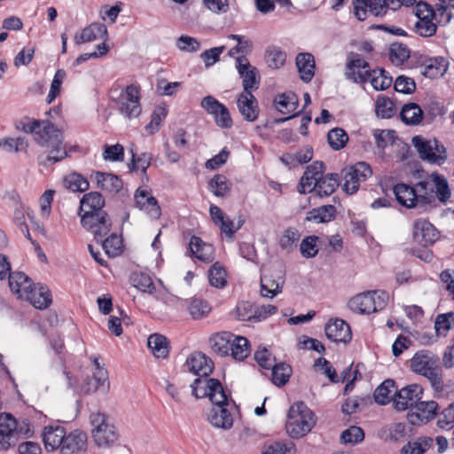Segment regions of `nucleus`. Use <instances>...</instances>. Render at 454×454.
I'll return each mask as SVG.
<instances>
[{
    "label": "nucleus",
    "instance_id": "33",
    "mask_svg": "<svg viewBox=\"0 0 454 454\" xmlns=\"http://www.w3.org/2000/svg\"><path fill=\"white\" fill-rule=\"evenodd\" d=\"M97 185L105 192L117 193L122 188V181L114 174L97 172Z\"/></svg>",
    "mask_w": 454,
    "mask_h": 454
},
{
    "label": "nucleus",
    "instance_id": "22",
    "mask_svg": "<svg viewBox=\"0 0 454 454\" xmlns=\"http://www.w3.org/2000/svg\"><path fill=\"white\" fill-rule=\"evenodd\" d=\"M137 207L145 211L151 218L158 219L161 210L157 200L151 193L144 189H137L134 195Z\"/></svg>",
    "mask_w": 454,
    "mask_h": 454
},
{
    "label": "nucleus",
    "instance_id": "50",
    "mask_svg": "<svg viewBox=\"0 0 454 454\" xmlns=\"http://www.w3.org/2000/svg\"><path fill=\"white\" fill-rule=\"evenodd\" d=\"M188 309L193 319H201L209 314L211 307L207 301L200 298H193Z\"/></svg>",
    "mask_w": 454,
    "mask_h": 454
},
{
    "label": "nucleus",
    "instance_id": "48",
    "mask_svg": "<svg viewBox=\"0 0 454 454\" xmlns=\"http://www.w3.org/2000/svg\"><path fill=\"white\" fill-rule=\"evenodd\" d=\"M375 113L378 117L388 119L395 114V107L393 101L383 95L377 98L375 104Z\"/></svg>",
    "mask_w": 454,
    "mask_h": 454
},
{
    "label": "nucleus",
    "instance_id": "52",
    "mask_svg": "<svg viewBox=\"0 0 454 454\" xmlns=\"http://www.w3.org/2000/svg\"><path fill=\"white\" fill-rule=\"evenodd\" d=\"M327 140L333 150H340L348 143V136L343 129L334 128L328 132Z\"/></svg>",
    "mask_w": 454,
    "mask_h": 454
},
{
    "label": "nucleus",
    "instance_id": "19",
    "mask_svg": "<svg viewBox=\"0 0 454 454\" xmlns=\"http://www.w3.org/2000/svg\"><path fill=\"white\" fill-rule=\"evenodd\" d=\"M17 421L7 413L0 414V450H7L15 445Z\"/></svg>",
    "mask_w": 454,
    "mask_h": 454
},
{
    "label": "nucleus",
    "instance_id": "55",
    "mask_svg": "<svg viewBox=\"0 0 454 454\" xmlns=\"http://www.w3.org/2000/svg\"><path fill=\"white\" fill-rule=\"evenodd\" d=\"M431 177L438 200L442 202L447 201L450 197V191L446 178L437 174H433Z\"/></svg>",
    "mask_w": 454,
    "mask_h": 454
},
{
    "label": "nucleus",
    "instance_id": "28",
    "mask_svg": "<svg viewBox=\"0 0 454 454\" xmlns=\"http://www.w3.org/2000/svg\"><path fill=\"white\" fill-rule=\"evenodd\" d=\"M98 38H107V28L101 23H92L74 35L76 44L95 41Z\"/></svg>",
    "mask_w": 454,
    "mask_h": 454
},
{
    "label": "nucleus",
    "instance_id": "61",
    "mask_svg": "<svg viewBox=\"0 0 454 454\" xmlns=\"http://www.w3.org/2000/svg\"><path fill=\"white\" fill-rule=\"evenodd\" d=\"M394 89L397 92L411 94L416 90V83L413 79L400 75L395 81Z\"/></svg>",
    "mask_w": 454,
    "mask_h": 454
},
{
    "label": "nucleus",
    "instance_id": "36",
    "mask_svg": "<svg viewBox=\"0 0 454 454\" xmlns=\"http://www.w3.org/2000/svg\"><path fill=\"white\" fill-rule=\"evenodd\" d=\"M338 185V175L327 174L326 176H321L319 180H317L313 187L320 197H324L333 193Z\"/></svg>",
    "mask_w": 454,
    "mask_h": 454
},
{
    "label": "nucleus",
    "instance_id": "26",
    "mask_svg": "<svg viewBox=\"0 0 454 454\" xmlns=\"http://www.w3.org/2000/svg\"><path fill=\"white\" fill-rule=\"evenodd\" d=\"M9 287L18 298L25 300L28 295V291L33 285V281L25 273L14 271L8 276Z\"/></svg>",
    "mask_w": 454,
    "mask_h": 454
},
{
    "label": "nucleus",
    "instance_id": "31",
    "mask_svg": "<svg viewBox=\"0 0 454 454\" xmlns=\"http://www.w3.org/2000/svg\"><path fill=\"white\" fill-rule=\"evenodd\" d=\"M192 253L200 261L209 262L214 259V248L210 244L205 243L200 238L192 236L190 240Z\"/></svg>",
    "mask_w": 454,
    "mask_h": 454
},
{
    "label": "nucleus",
    "instance_id": "7",
    "mask_svg": "<svg viewBox=\"0 0 454 454\" xmlns=\"http://www.w3.org/2000/svg\"><path fill=\"white\" fill-rule=\"evenodd\" d=\"M388 295L382 292L369 291L359 294L351 298L348 302L350 310L359 314H370L385 308Z\"/></svg>",
    "mask_w": 454,
    "mask_h": 454
},
{
    "label": "nucleus",
    "instance_id": "45",
    "mask_svg": "<svg viewBox=\"0 0 454 454\" xmlns=\"http://www.w3.org/2000/svg\"><path fill=\"white\" fill-rule=\"evenodd\" d=\"M230 354L236 360L245 359L249 354L248 340L245 337L233 334Z\"/></svg>",
    "mask_w": 454,
    "mask_h": 454
},
{
    "label": "nucleus",
    "instance_id": "42",
    "mask_svg": "<svg viewBox=\"0 0 454 454\" xmlns=\"http://www.w3.org/2000/svg\"><path fill=\"white\" fill-rule=\"evenodd\" d=\"M271 381L274 385L281 387L286 385L292 375V368L286 363L274 364L271 368Z\"/></svg>",
    "mask_w": 454,
    "mask_h": 454
},
{
    "label": "nucleus",
    "instance_id": "44",
    "mask_svg": "<svg viewBox=\"0 0 454 454\" xmlns=\"http://www.w3.org/2000/svg\"><path fill=\"white\" fill-rule=\"evenodd\" d=\"M379 434L385 441L400 442L406 435V426L403 423H395L388 427L382 428Z\"/></svg>",
    "mask_w": 454,
    "mask_h": 454
},
{
    "label": "nucleus",
    "instance_id": "47",
    "mask_svg": "<svg viewBox=\"0 0 454 454\" xmlns=\"http://www.w3.org/2000/svg\"><path fill=\"white\" fill-rule=\"evenodd\" d=\"M394 391L395 392V381L393 380H385L374 391L375 402L380 405L389 403Z\"/></svg>",
    "mask_w": 454,
    "mask_h": 454
},
{
    "label": "nucleus",
    "instance_id": "41",
    "mask_svg": "<svg viewBox=\"0 0 454 454\" xmlns=\"http://www.w3.org/2000/svg\"><path fill=\"white\" fill-rule=\"evenodd\" d=\"M335 207L332 205L322 206L308 212L306 221L328 223L335 216Z\"/></svg>",
    "mask_w": 454,
    "mask_h": 454
},
{
    "label": "nucleus",
    "instance_id": "10",
    "mask_svg": "<svg viewBox=\"0 0 454 454\" xmlns=\"http://www.w3.org/2000/svg\"><path fill=\"white\" fill-rule=\"evenodd\" d=\"M285 284V272L280 265L273 267L261 277V295L273 298L282 292Z\"/></svg>",
    "mask_w": 454,
    "mask_h": 454
},
{
    "label": "nucleus",
    "instance_id": "14",
    "mask_svg": "<svg viewBox=\"0 0 454 454\" xmlns=\"http://www.w3.org/2000/svg\"><path fill=\"white\" fill-rule=\"evenodd\" d=\"M422 394V387L417 384L409 385L398 392L395 391L394 398L395 408L398 411L410 409L411 411L418 401L421 400Z\"/></svg>",
    "mask_w": 454,
    "mask_h": 454
},
{
    "label": "nucleus",
    "instance_id": "29",
    "mask_svg": "<svg viewBox=\"0 0 454 454\" xmlns=\"http://www.w3.org/2000/svg\"><path fill=\"white\" fill-rule=\"evenodd\" d=\"M28 293L25 300L28 301L35 308L44 309L51 305V295L47 287L43 286H35L33 284Z\"/></svg>",
    "mask_w": 454,
    "mask_h": 454
},
{
    "label": "nucleus",
    "instance_id": "30",
    "mask_svg": "<svg viewBox=\"0 0 454 454\" xmlns=\"http://www.w3.org/2000/svg\"><path fill=\"white\" fill-rule=\"evenodd\" d=\"M105 199L98 192H90L82 196L80 200L78 215L88 213H98L104 211Z\"/></svg>",
    "mask_w": 454,
    "mask_h": 454
},
{
    "label": "nucleus",
    "instance_id": "6",
    "mask_svg": "<svg viewBox=\"0 0 454 454\" xmlns=\"http://www.w3.org/2000/svg\"><path fill=\"white\" fill-rule=\"evenodd\" d=\"M140 98L139 86L130 84L121 90L120 95L114 100L120 114L126 119L133 120L137 118L142 112Z\"/></svg>",
    "mask_w": 454,
    "mask_h": 454
},
{
    "label": "nucleus",
    "instance_id": "23",
    "mask_svg": "<svg viewBox=\"0 0 454 454\" xmlns=\"http://www.w3.org/2000/svg\"><path fill=\"white\" fill-rule=\"evenodd\" d=\"M438 404L434 401H418L412 411L409 413V420L415 425L419 422L427 423L433 419L436 414Z\"/></svg>",
    "mask_w": 454,
    "mask_h": 454
},
{
    "label": "nucleus",
    "instance_id": "3",
    "mask_svg": "<svg viewBox=\"0 0 454 454\" xmlns=\"http://www.w3.org/2000/svg\"><path fill=\"white\" fill-rule=\"evenodd\" d=\"M411 368L415 373L427 378L435 390H442V372L439 358L432 352L418 351L411 359Z\"/></svg>",
    "mask_w": 454,
    "mask_h": 454
},
{
    "label": "nucleus",
    "instance_id": "38",
    "mask_svg": "<svg viewBox=\"0 0 454 454\" xmlns=\"http://www.w3.org/2000/svg\"><path fill=\"white\" fill-rule=\"evenodd\" d=\"M147 345L157 358H166L168 355V342L165 336L153 333L149 336Z\"/></svg>",
    "mask_w": 454,
    "mask_h": 454
},
{
    "label": "nucleus",
    "instance_id": "5",
    "mask_svg": "<svg viewBox=\"0 0 454 454\" xmlns=\"http://www.w3.org/2000/svg\"><path fill=\"white\" fill-rule=\"evenodd\" d=\"M92 426V437L98 447H109L119 438V434L110 419L101 412H93L90 416Z\"/></svg>",
    "mask_w": 454,
    "mask_h": 454
},
{
    "label": "nucleus",
    "instance_id": "63",
    "mask_svg": "<svg viewBox=\"0 0 454 454\" xmlns=\"http://www.w3.org/2000/svg\"><path fill=\"white\" fill-rule=\"evenodd\" d=\"M300 233L295 228H288L280 238L279 245L285 250H290L299 240Z\"/></svg>",
    "mask_w": 454,
    "mask_h": 454
},
{
    "label": "nucleus",
    "instance_id": "20",
    "mask_svg": "<svg viewBox=\"0 0 454 454\" xmlns=\"http://www.w3.org/2000/svg\"><path fill=\"white\" fill-rule=\"evenodd\" d=\"M67 434L68 433L66 432L65 427L62 426L57 424L45 426L43 430L42 438L46 451L58 450Z\"/></svg>",
    "mask_w": 454,
    "mask_h": 454
},
{
    "label": "nucleus",
    "instance_id": "64",
    "mask_svg": "<svg viewBox=\"0 0 454 454\" xmlns=\"http://www.w3.org/2000/svg\"><path fill=\"white\" fill-rule=\"evenodd\" d=\"M132 153V160L131 164H129V167L131 170H137L141 168V170L145 173L146 169L149 168L152 160V154L148 153H143L139 156L136 157V154Z\"/></svg>",
    "mask_w": 454,
    "mask_h": 454
},
{
    "label": "nucleus",
    "instance_id": "43",
    "mask_svg": "<svg viewBox=\"0 0 454 454\" xmlns=\"http://www.w3.org/2000/svg\"><path fill=\"white\" fill-rule=\"evenodd\" d=\"M66 189L72 192H84L89 189V182L81 174L73 172L67 175L63 179Z\"/></svg>",
    "mask_w": 454,
    "mask_h": 454
},
{
    "label": "nucleus",
    "instance_id": "2",
    "mask_svg": "<svg viewBox=\"0 0 454 454\" xmlns=\"http://www.w3.org/2000/svg\"><path fill=\"white\" fill-rule=\"evenodd\" d=\"M192 394L196 398L207 397L213 408L207 413V421L215 428L229 430L233 426V417L225 407L228 405V395L219 380H198L191 385Z\"/></svg>",
    "mask_w": 454,
    "mask_h": 454
},
{
    "label": "nucleus",
    "instance_id": "53",
    "mask_svg": "<svg viewBox=\"0 0 454 454\" xmlns=\"http://www.w3.org/2000/svg\"><path fill=\"white\" fill-rule=\"evenodd\" d=\"M410 57V50L405 44L393 43L389 47V58L395 65H401Z\"/></svg>",
    "mask_w": 454,
    "mask_h": 454
},
{
    "label": "nucleus",
    "instance_id": "59",
    "mask_svg": "<svg viewBox=\"0 0 454 454\" xmlns=\"http://www.w3.org/2000/svg\"><path fill=\"white\" fill-rule=\"evenodd\" d=\"M317 239L318 238L317 236H309L301 241L300 251L303 257L313 258L317 255L318 253L317 247Z\"/></svg>",
    "mask_w": 454,
    "mask_h": 454
},
{
    "label": "nucleus",
    "instance_id": "18",
    "mask_svg": "<svg viewBox=\"0 0 454 454\" xmlns=\"http://www.w3.org/2000/svg\"><path fill=\"white\" fill-rule=\"evenodd\" d=\"M59 454H85L87 450V435L80 430L68 433L59 449Z\"/></svg>",
    "mask_w": 454,
    "mask_h": 454
},
{
    "label": "nucleus",
    "instance_id": "16",
    "mask_svg": "<svg viewBox=\"0 0 454 454\" xmlns=\"http://www.w3.org/2000/svg\"><path fill=\"white\" fill-rule=\"evenodd\" d=\"M236 67L239 74L242 79V85L244 91L252 93L259 87V78L257 76L258 71L254 67H252L244 56L238 57L236 59Z\"/></svg>",
    "mask_w": 454,
    "mask_h": 454
},
{
    "label": "nucleus",
    "instance_id": "34",
    "mask_svg": "<svg viewBox=\"0 0 454 454\" xmlns=\"http://www.w3.org/2000/svg\"><path fill=\"white\" fill-rule=\"evenodd\" d=\"M274 104L278 112L290 114L297 109L298 98L294 92H285L275 97Z\"/></svg>",
    "mask_w": 454,
    "mask_h": 454
},
{
    "label": "nucleus",
    "instance_id": "62",
    "mask_svg": "<svg viewBox=\"0 0 454 454\" xmlns=\"http://www.w3.org/2000/svg\"><path fill=\"white\" fill-rule=\"evenodd\" d=\"M167 109L165 106H158L152 114L150 123L145 127L149 133L153 134L159 129L161 121L167 116Z\"/></svg>",
    "mask_w": 454,
    "mask_h": 454
},
{
    "label": "nucleus",
    "instance_id": "8",
    "mask_svg": "<svg viewBox=\"0 0 454 454\" xmlns=\"http://www.w3.org/2000/svg\"><path fill=\"white\" fill-rule=\"evenodd\" d=\"M419 157L431 163H442L447 159L446 150L436 139L427 140L419 136L412 138Z\"/></svg>",
    "mask_w": 454,
    "mask_h": 454
},
{
    "label": "nucleus",
    "instance_id": "49",
    "mask_svg": "<svg viewBox=\"0 0 454 454\" xmlns=\"http://www.w3.org/2000/svg\"><path fill=\"white\" fill-rule=\"evenodd\" d=\"M286 59V52L276 46L268 47L265 51V60L269 67L279 68Z\"/></svg>",
    "mask_w": 454,
    "mask_h": 454
},
{
    "label": "nucleus",
    "instance_id": "9",
    "mask_svg": "<svg viewBox=\"0 0 454 454\" xmlns=\"http://www.w3.org/2000/svg\"><path fill=\"white\" fill-rule=\"evenodd\" d=\"M81 216L82 226L92 233L96 239L102 240L111 230V221L106 211L98 213H82Z\"/></svg>",
    "mask_w": 454,
    "mask_h": 454
},
{
    "label": "nucleus",
    "instance_id": "13",
    "mask_svg": "<svg viewBox=\"0 0 454 454\" xmlns=\"http://www.w3.org/2000/svg\"><path fill=\"white\" fill-rule=\"evenodd\" d=\"M185 365L188 371L199 376L192 385H194L198 380H214L213 378H208L213 372L214 363L203 353L195 352L190 355L186 360Z\"/></svg>",
    "mask_w": 454,
    "mask_h": 454
},
{
    "label": "nucleus",
    "instance_id": "57",
    "mask_svg": "<svg viewBox=\"0 0 454 454\" xmlns=\"http://www.w3.org/2000/svg\"><path fill=\"white\" fill-rule=\"evenodd\" d=\"M364 438V430L356 426L349 427L341 433L340 439L344 443L356 444Z\"/></svg>",
    "mask_w": 454,
    "mask_h": 454
},
{
    "label": "nucleus",
    "instance_id": "11",
    "mask_svg": "<svg viewBox=\"0 0 454 454\" xmlns=\"http://www.w3.org/2000/svg\"><path fill=\"white\" fill-rule=\"evenodd\" d=\"M200 106L214 117L218 127L222 129L232 127L233 122L228 108L213 96L204 97L200 102Z\"/></svg>",
    "mask_w": 454,
    "mask_h": 454
},
{
    "label": "nucleus",
    "instance_id": "17",
    "mask_svg": "<svg viewBox=\"0 0 454 454\" xmlns=\"http://www.w3.org/2000/svg\"><path fill=\"white\" fill-rule=\"evenodd\" d=\"M394 193L398 203L407 208L415 207L418 203H430V200L427 196L421 193L417 194L413 187L405 184H397L395 185Z\"/></svg>",
    "mask_w": 454,
    "mask_h": 454
},
{
    "label": "nucleus",
    "instance_id": "56",
    "mask_svg": "<svg viewBox=\"0 0 454 454\" xmlns=\"http://www.w3.org/2000/svg\"><path fill=\"white\" fill-rule=\"evenodd\" d=\"M3 147L6 152L20 153L27 151L28 147L27 141L23 137H8L0 140V148Z\"/></svg>",
    "mask_w": 454,
    "mask_h": 454
},
{
    "label": "nucleus",
    "instance_id": "51",
    "mask_svg": "<svg viewBox=\"0 0 454 454\" xmlns=\"http://www.w3.org/2000/svg\"><path fill=\"white\" fill-rule=\"evenodd\" d=\"M226 270L219 263H214L208 270V279L211 286L222 288L226 285Z\"/></svg>",
    "mask_w": 454,
    "mask_h": 454
},
{
    "label": "nucleus",
    "instance_id": "58",
    "mask_svg": "<svg viewBox=\"0 0 454 454\" xmlns=\"http://www.w3.org/2000/svg\"><path fill=\"white\" fill-rule=\"evenodd\" d=\"M454 322V312L440 314L434 322V328L438 335L445 336Z\"/></svg>",
    "mask_w": 454,
    "mask_h": 454
},
{
    "label": "nucleus",
    "instance_id": "12",
    "mask_svg": "<svg viewBox=\"0 0 454 454\" xmlns=\"http://www.w3.org/2000/svg\"><path fill=\"white\" fill-rule=\"evenodd\" d=\"M372 174L369 164L360 161L347 169L344 175L343 190L348 194L355 193L359 187V183L364 182Z\"/></svg>",
    "mask_w": 454,
    "mask_h": 454
},
{
    "label": "nucleus",
    "instance_id": "32",
    "mask_svg": "<svg viewBox=\"0 0 454 454\" xmlns=\"http://www.w3.org/2000/svg\"><path fill=\"white\" fill-rule=\"evenodd\" d=\"M296 66L300 73L301 79L309 82L314 76L315 60L310 53H299L296 57Z\"/></svg>",
    "mask_w": 454,
    "mask_h": 454
},
{
    "label": "nucleus",
    "instance_id": "35",
    "mask_svg": "<svg viewBox=\"0 0 454 454\" xmlns=\"http://www.w3.org/2000/svg\"><path fill=\"white\" fill-rule=\"evenodd\" d=\"M233 334L229 332L217 333L210 338L211 348L221 356L230 355L231 339Z\"/></svg>",
    "mask_w": 454,
    "mask_h": 454
},
{
    "label": "nucleus",
    "instance_id": "27",
    "mask_svg": "<svg viewBox=\"0 0 454 454\" xmlns=\"http://www.w3.org/2000/svg\"><path fill=\"white\" fill-rule=\"evenodd\" d=\"M449 61L443 57L432 58L425 60L420 66V74L434 79L442 76L448 70Z\"/></svg>",
    "mask_w": 454,
    "mask_h": 454
},
{
    "label": "nucleus",
    "instance_id": "24",
    "mask_svg": "<svg viewBox=\"0 0 454 454\" xmlns=\"http://www.w3.org/2000/svg\"><path fill=\"white\" fill-rule=\"evenodd\" d=\"M413 236L419 244L427 247L437 240L438 231L428 221L419 219L414 223Z\"/></svg>",
    "mask_w": 454,
    "mask_h": 454
},
{
    "label": "nucleus",
    "instance_id": "54",
    "mask_svg": "<svg viewBox=\"0 0 454 454\" xmlns=\"http://www.w3.org/2000/svg\"><path fill=\"white\" fill-rule=\"evenodd\" d=\"M99 241L102 242L103 249L110 257H115L121 253V239L116 234H111L106 239Z\"/></svg>",
    "mask_w": 454,
    "mask_h": 454
},
{
    "label": "nucleus",
    "instance_id": "25",
    "mask_svg": "<svg viewBox=\"0 0 454 454\" xmlns=\"http://www.w3.org/2000/svg\"><path fill=\"white\" fill-rule=\"evenodd\" d=\"M239 111L245 121L252 122L259 116L258 102L253 93L242 92L237 101Z\"/></svg>",
    "mask_w": 454,
    "mask_h": 454
},
{
    "label": "nucleus",
    "instance_id": "1",
    "mask_svg": "<svg viewBox=\"0 0 454 454\" xmlns=\"http://www.w3.org/2000/svg\"><path fill=\"white\" fill-rule=\"evenodd\" d=\"M20 129L33 134L34 141L43 149L39 156L42 164H53L67 157V145L60 129L48 120H33L23 123Z\"/></svg>",
    "mask_w": 454,
    "mask_h": 454
},
{
    "label": "nucleus",
    "instance_id": "21",
    "mask_svg": "<svg viewBox=\"0 0 454 454\" xmlns=\"http://www.w3.org/2000/svg\"><path fill=\"white\" fill-rule=\"evenodd\" d=\"M325 335L335 342L348 343L351 340L350 326L340 318L331 319L325 327Z\"/></svg>",
    "mask_w": 454,
    "mask_h": 454
},
{
    "label": "nucleus",
    "instance_id": "60",
    "mask_svg": "<svg viewBox=\"0 0 454 454\" xmlns=\"http://www.w3.org/2000/svg\"><path fill=\"white\" fill-rule=\"evenodd\" d=\"M176 46L182 51L195 52L200 50V42L189 35H181L176 42Z\"/></svg>",
    "mask_w": 454,
    "mask_h": 454
},
{
    "label": "nucleus",
    "instance_id": "15",
    "mask_svg": "<svg viewBox=\"0 0 454 454\" xmlns=\"http://www.w3.org/2000/svg\"><path fill=\"white\" fill-rule=\"evenodd\" d=\"M372 71L369 63L364 59L355 55L348 60L344 75L354 82L365 83L369 80Z\"/></svg>",
    "mask_w": 454,
    "mask_h": 454
},
{
    "label": "nucleus",
    "instance_id": "40",
    "mask_svg": "<svg viewBox=\"0 0 454 454\" xmlns=\"http://www.w3.org/2000/svg\"><path fill=\"white\" fill-rule=\"evenodd\" d=\"M400 116L404 123L417 125L422 121L423 111L418 104L409 103L403 106Z\"/></svg>",
    "mask_w": 454,
    "mask_h": 454
},
{
    "label": "nucleus",
    "instance_id": "37",
    "mask_svg": "<svg viewBox=\"0 0 454 454\" xmlns=\"http://www.w3.org/2000/svg\"><path fill=\"white\" fill-rule=\"evenodd\" d=\"M433 438L429 436L419 437L403 445L400 454H424L433 446Z\"/></svg>",
    "mask_w": 454,
    "mask_h": 454
},
{
    "label": "nucleus",
    "instance_id": "39",
    "mask_svg": "<svg viewBox=\"0 0 454 454\" xmlns=\"http://www.w3.org/2000/svg\"><path fill=\"white\" fill-rule=\"evenodd\" d=\"M208 189L215 196L224 198L231 192V184L225 176L218 174L208 182Z\"/></svg>",
    "mask_w": 454,
    "mask_h": 454
},
{
    "label": "nucleus",
    "instance_id": "4",
    "mask_svg": "<svg viewBox=\"0 0 454 454\" xmlns=\"http://www.w3.org/2000/svg\"><path fill=\"white\" fill-rule=\"evenodd\" d=\"M316 425V417L303 402H298L289 409L286 431L293 438H301Z\"/></svg>",
    "mask_w": 454,
    "mask_h": 454
},
{
    "label": "nucleus",
    "instance_id": "46",
    "mask_svg": "<svg viewBox=\"0 0 454 454\" xmlns=\"http://www.w3.org/2000/svg\"><path fill=\"white\" fill-rule=\"evenodd\" d=\"M369 80L372 86L376 90H385L390 87L392 77L383 69H373L370 74Z\"/></svg>",
    "mask_w": 454,
    "mask_h": 454
}]
</instances>
